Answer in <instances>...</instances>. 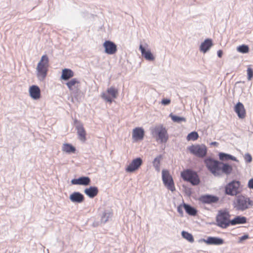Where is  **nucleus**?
<instances>
[{"label": "nucleus", "mask_w": 253, "mask_h": 253, "mask_svg": "<svg viewBox=\"0 0 253 253\" xmlns=\"http://www.w3.org/2000/svg\"><path fill=\"white\" fill-rule=\"evenodd\" d=\"M221 162L211 157H208L204 160V163L208 169L214 176L221 175L220 165Z\"/></svg>", "instance_id": "obj_2"}, {"label": "nucleus", "mask_w": 253, "mask_h": 253, "mask_svg": "<svg viewBox=\"0 0 253 253\" xmlns=\"http://www.w3.org/2000/svg\"><path fill=\"white\" fill-rule=\"evenodd\" d=\"M76 125V129L77 130L78 138L82 142H84L86 140V131L84 128V125L82 123L75 120L74 121Z\"/></svg>", "instance_id": "obj_11"}, {"label": "nucleus", "mask_w": 253, "mask_h": 253, "mask_svg": "<svg viewBox=\"0 0 253 253\" xmlns=\"http://www.w3.org/2000/svg\"><path fill=\"white\" fill-rule=\"evenodd\" d=\"M230 215L228 211H220L216 216V222L217 226L225 229L231 225L230 221Z\"/></svg>", "instance_id": "obj_5"}, {"label": "nucleus", "mask_w": 253, "mask_h": 253, "mask_svg": "<svg viewBox=\"0 0 253 253\" xmlns=\"http://www.w3.org/2000/svg\"><path fill=\"white\" fill-rule=\"evenodd\" d=\"M100 224H101L100 223V221H95L94 222H93L92 225L93 227H97L98 226H99L100 225Z\"/></svg>", "instance_id": "obj_45"}, {"label": "nucleus", "mask_w": 253, "mask_h": 253, "mask_svg": "<svg viewBox=\"0 0 253 253\" xmlns=\"http://www.w3.org/2000/svg\"><path fill=\"white\" fill-rule=\"evenodd\" d=\"M144 135L145 131L142 127H136L132 130V137L134 141L142 140Z\"/></svg>", "instance_id": "obj_15"}, {"label": "nucleus", "mask_w": 253, "mask_h": 253, "mask_svg": "<svg viewBox=\"0 0 253 253\" xmlns=\"http://www.w3.org/2000/svg\"><path fill=\"white\" fill-rule=\"evenodd\" d=\"M247 79L249 81L252 80L253 78V70L251 68H248L247 70Z\"/></svg>", "instance_id": "obj_38"}, {"label": "nucleus", "mask_w": 253, "mask_h": 253, "mask_svg": "<svg viewBox=\"0 0 253 253\" xmlns=\"http://www.w3.org/2000/svg\"><path fill=\"white\" fill-rule=\"evenodd\" d=\"M202 241L209 245H221L224 244V240L218 237L209 236L207 239H203Z\"/></svg>", "instance_id": "obj_14"}, {"label": "nucleus", "mask_w": 253, "mask_h": 253, "mask_svg": "<svg viewBox=\"0 0 253 253\" xmlns=\"http://www.w3.org/2000/svg\"><path fill=\"white\" fill-rule=\"evenodd\" d=\"M248 187L253 189V178H251L248 182Z\"/></svg>", "instance_id": "obj_44"}, {"label": "nucleus", "mask_w": 253, "mask_h": 253, "mask_svg": "<svg viewBox=\"0 0 253 253\" xmlns=\"http://www.w3.org/2000/svg\"><path fill=\"white\" fill-rule=\"evenodd\" d=\"M241 183L239 181L233 180L225 186V193L229 196H236L240 193L239 187Z\"/></svg>", "instance_id": "obj_7"}, {"label": "nucleus", "mask_w": 253, "mask_h": 253, "mask_svg": "<svg viewBox=\"0 0 253 253\" xmlns=\"http://www.w3.org/2000/svg\"><path fill=\"white\" fill-rule=\"evenodd\" d=\"M217 54L218 57L221 58L223 55V52L221 50H218L217 52Z\"/></svg>", "instance_id": "obj_46"}, {"label": "nucleus", "mask_w": 253, "mask_h": 253, "mask_svg": "<svg viewBox=\"0 0 253 253\" xmlns=\"http://www.w3.org/2000/svg\"><path fill=\"white\" fill-rule=\"evenodd\" d=\"M30 95L33 99L37 100L41 97V90L36 85H32L29 88Z\"/></svg>", "instance_id": "obj_20"}, {"label": "nucleus", "mask_w": 253, "mask_h": 253, "mask_svg": "<svg viewBox=\"0 0 253 253\" xmlns=\"http://www.w3.org/2000/svg\"><path fill=\"white\" fill-rule=\"evenodd\" d=\"M80 83V81L78 79L76 78H73L67 82L66 83V85L67 86L70 90L73 91L74 87V88H78Z\"/></svg>", "instance_id": "obj_28"}, {"label": "nucleus", "mask_w": 253, "mask_h": 253, "mask_svg": "<svg viewBox=\"0 0 253 253\" xmlns=\"http://www.w3.org/2000/svg\"><path fill=\"white\" fill-rule=\"evenodd\" d=\"M101 97L104 99L106 101L110 103H112V102H113V99L112 98L110 97L109 96H108V95H107L104 92H103L102 94H101Z\"/></svg>", "instance_id": "obj_37"}, {"label": "nucleus", "mask_w": 253, "mask_h": 253, "mask_svg": "<svg viewBox=\"0 0 253 253\" xmlns=\"http://www.w3.org/2000/svg\"><path fill=\"white\" fill-rule=\"evenodd\" d=\"M181 236L184 239L187 240L190 243H193L194 242V239L192 234L187 231H182L181 232Z\"/></svg>", "instance_id": "obj_31"}, {"label": "nucleus", "mask_w": 253, "mask_h": 253, "mask_svg": "<svg viewBox=\"0 0 253 253\" xmlns=\"http://www.w3.org/2000/svg\"><path fill=\"white\" fill-rule=\"evenodd\" d=\"M142 164V159L140 157L136 158L131 161L126 169V170L128 172H133L137 170Z\"/></svg>", "instance_id": "obj_12"}, {"label": "nucleus", "mask_w": 253, "mask_h": 253, "mask_svg": "<svg viewBox=\"0 0 253 253\" xmlns=\"http://www.w3.org/2000/svg\"><path fill=\"white\" fill-rule=\"evenodd\" d=\"M163 159V156L162 155H158L152 162L153 166L155 170L159 172L160 170V163Z\"/></svg>", "instance_id": "obj_29"}, {"label": "nucleus", "mask_w": 253, "mask_h": 253, "mask_svg": "<svg viewBox=\"0 0 253 253\" xmlns=\"http://www.w3.org/2000/svg\"><path fill=\"white\" fill-rule=\"evenodd\" d=\"M244 159L246 163H249L252 161V157L249 153H247L245 155Z\"/></svg>", "instance_id": "obj_39"}, {"label": "nucleus", "mask_w": 253, "mask_h": 253, "mask_svg": "<svg viewBox=\"0 0 253 253\" xmlns=\"http://www.w3.org/2000/svg\"><path fill=\"white\" fill-rule=\"evenodd\" d=\"M219 200V198L217 196L208 194L202 195L199 198V200L201 203L208 205L217 203Z\"/></svg>", "instance_id": "obj_10"}, {"label": "nucleus", "mask_w": 253, "mask_h": 253, "mask_svg": "<svg viewBox=\"0 0 253 253\" xmlns=\"http://www.w3.org/2000/svg\"><path fill=\"white\" fill-rule=\"evenodd\" d=\"M234 111L237 114L238 117L241 119L246 117V110L244 105L240 102H238L234 107Z\"/></svg>", "instance_id": "obj_17"}, {"label": "nucleus", "mask_w": 253, "mask_h": 253, "mask_svg": "<svg viewBox=\"0 0 253 253\" xmlns=\"http://www.w3.org/2000/svg\"><path fill=\"white\" fill-rule=\"evenodd\" d=\"M233 170L232 166L226 163L221 162L220 172L227 175L231 173Z\"/></svg>", "instance_id": "obj_25"}, {"label": "nucleus", "mask_w": 253, "mask_h": 253, "mask_svg": "<svg viewBox=\"0 0 253 253\" xmlns=\"http://www.w3.org/2000/svg\"><path fill=\"white\" fill-rule=\"evenodd\" d=\"M84 193L90 198H93L98 193V189L96 186H91L84 190Z\"/></svg>", "instance_id": "obj_24"}, {"label": "nucleus", "mask_w": 253, "mask_h": 253, "mask_svg": "<svg viewBox=\"0 0 253 253\" xmlns=\"http://www.w3.org/2000/svg\"><path fill=\"white\" fill-rule=\"evenodd\" d=\"M230 224L232 226H235L238 224H243L247 222L246 217L242 215H237L230 221Z\"/></svg>", "instance_id": "obj_22"}, {"label": "nucleus", "mask_w": 253, "mask_h": 253, "mask_svg": "<svg viewBox=\"0 0 253 253\" xmlns=\"http://www.w3.org/2000/svg\"><path fill=\"white\" fill-rule=\"evenodd\" d=\"M249 238V236L248 234H244L243 236L240 237L239 238L238 243H241L243 241L248 239Z\"/></svg>", "instance_id": "obj_41"}, {"label": "nucleus", "mask_w": 253, "mask_h": 253, "mask_svg": "<svg viewBox=\"0 0 253 253\" xmlns=\"http://www.w3.org/2000/svg\"><path fill=\"white\" fill-rule=\"evenodd\" d=\"M161 103L163 105H168L170 103V100L168 98H164L162 100Z\"/></svg>", "instance_id": "obj_42"}, {"label": "nucleus", "mask_w": 253, "mask_h": 253, "mask_svg": "<svg viewBox=\"0 0 253 253\" xmlns=\"http://www.w3.org/2000/svg\"><path fill=\"white\" fill-rule=\"evenodd\" d=\"M153 135L157 134V140H160L161 143H166L169 139L167 130L162 125H160L150 129Z\"/></svg>", "instance_id": "obj_6"}, {"label": "nucleus", "mask_w": 253, "mask_h": 253, "mask_svg": "<svg viewBox=\"0 0 253 253\" xmlns=\"http://www.w3.org/2000/svg\"><path fill=\"white\" fill-rule=\"evenodd\" d=\"M199 138V134L197 132L194 131L189 133L187 136V139L188 141L196 140Z\"/></svg>", "instance_id": "obj_35"}, {"label": "nucleus", "mask_w": 253, "mask_h": 253, "mask_svg": "<svg viewBox=\"0 0 253 253\" xmlns=\"http://www.w3.org/2000/svg\"><path fill=\"white\" fill-rule=\"evenodd\" d=\"M183 206L185 212L189 215L196 216L197 215L198 211L194 207L184 202H183Z\"/></svg>", "instance_id": "obj_26"}, {"label": "nucleus", "mask_w": 253, "mask_h": 253, "mask_svg": "<svg viewBox=\"0 0 253 253\" xmlns=\"http://www.w3.org/2000/svg\"><path fill=\"white\" fill-rule=\"evenodd\" d=\"M212 45V40L211 39H207L202 42L200 47V50L204 53H206Z\"/></svg>", "instance_id": "obj_21"}, {"label": "nucleus", "mask_w": 253, "mask_h": 253, "mask_svg": "<svg viewBox=\"0 0 253 253\" xmlns=\"http://www.w3.org/2000/svg\"><path fill=\"white\" fill-rule=\"evenodd\" d=\"M181 177L185 181L190 182L192 185H198L200 182L197 172L191 169H186L181 172Z\"/></svg>", "instance_id": "obj_4"}, {"label": "nucleus", "mask_w": 253, "mask_h": 253, "mask_svg": "<svg viewBox=\"0 0 253 253\" xmlns=\"http://www.w3.org/2000/svg\"><path fill=\"white\" fill-rule=\"evenodd\" d=\"M162 180L164 184L167 188L172 192L175 190L174 183L172 176L170 175L169 170L163 169L162 170Z\"/></svg>", "instance_id": "obj_9"}, {"label": "nucleus", "mask_w": 253, "mask_h": 253, "mask_svg": "<svg viewBox=\"0 0 253 253\" xmlns=\"http://www.w3.org/2000/svg\"><path fill=\"white\" fill-rule=\"evenodd\" d=\"M189 152L199 158H204L207 154V149L205 145H192L188 147Z\"/></svg>", "instance_id": "obj_8"}, {"label": "nucleus", "mask_w": 253, "mask_h": 253, "mask_svg": "<svg viewBox=\"0 0 253 253\" xmlns=\"http://www.w3.org/2000/svg\"><path fill=\"white\" fill-rule=\"evenodd\" d=\"M105 52L108 54L112 55L117 51V45L111 41H106L103 43Z\"/></svg>", "instance_id": "obj_13"}, {"label": "nucleus", "mask_w": 253, "mask_h": 253, "mask_svg": "<svg viewBox=\"0 0 253 253\" xmlns=\"http://www.w3.org/2000/svg\"><path fill=\"white\" fill-rule=\"evenodd\" d=\"M183 208V204L179 205L177 208V212L179 213L181 217L183 216V211L182 209Z\"/></svg>", "instance_id": "obj_40"}, {"label": "nucleus", "mask_w": 253, "mask_h": 253, "mask_svg": "<svg viewBox=\"0 0 253 253\" xmlns=\"http://www.w3.org/2000/svg\"><path fill=\"white\" fill-rule=\"evenodd\" d=\"M139 50L141 51L142 56L147 60L153 61L155 59V57L150 50H146L145 47L142 44L139 45Z\"/></svg>", "instance_id": "obj_18"}, {"label": "nucleus", "mask_w": 253, "mask_h": 253, "mask_svg": "<svg viewBox=\"0 0 253 253\" xmlns=\"http://www.w3.org/2000/svg\"><path fill=\"white\" fill-rule=\"evenodd\" d=\"M62 151L68 154L75 153L76 152V148L72 144L69 143H64L62 146Z\"/></svg>", "instance_id": "obj_30"}, {"label": "nucleus", "mask_w": 253, "mask_h": 253, "mask_svg": "<svg viewBox=\"0 0 253 253\" xmlns=\"http://www.w3.org/2000/svg\"><path fill=\"white\" fill-rule=\"evenodd\" d=\"M233 206L236 211H243L253 206V201L248 197L239 195L236 197Z\"/></svg>", "instance_id": "obj_1"}, {"label": "nucleus", "mask_w": 253, "mask_h": 253, "mask_svg": "<svg viewBox=\"0 0 253 253\" xmlns=\"http://www.w3.org/2000/svg\"><path fill=\"white\" fill-rule=\"evenodd\" d=\"M169 116L170 117L172 121L174 122L180 123L181 122H185L186 121V118L183 117H179L172 115V114H170Z\"/></svg>", "instance_id": "obj_34"}, {"label": "nucleus", "mask_w": 253, "mask_h": 253, "mask_svg": "<svg viewBox=\"0 0 253 253\" xmlns=\"http://www.w3.org/2000/svg\"><path fill=\"white\" fill-rule=\"evenodd\" d=\"M112 214L110 212L104 211L101 216L100 223L105 224L109 220Z\"/></svg>", "instance_id": "obj_33"}, {"label": "nucleus", "mask_w": 253, "mask_h": 253, "mask_svg": "<svg viewBox=\"0 0 253 253\" xmlns=\"http://www.w3.org/2000/svg\"><path fill=\"white\" fill-rule=\"evenodd\" d=\"M107 93L110 95L113 98H116L118 94V89L114 86H112L107 90Z\"/></svg>", "instance_id": "obj_32"}, {"label": "nucleus", "mask_w": 253, "mask_h": 253, "mask_svg": "<svg viewBox=\"0 0 253 253\" xmlns=\"http://www.w3.org/2000/svg\"><path fill=\"white\" fill-rule=\"evenodd\" d=\"M74 76L73 71L68 68L62 70L61 79L64 81H68Z\"/></svg>", "instance_id": "obj_27"}, {"label": "nucleus", "mask_w": 253, "mask_h": 253, "mask_svg": "<svg viewBox=\"0 0 253 253\" xmlns=\"http://www.w3.org/2000/svg\"><path fill=\"white\" fill-rule=\"evenodd\" d=\"M237 50L240 53H247L249 51V47L246 44H242L237 47Z\"/></svg>", "instance_id": "obj_36"}, {"label": "nucleus", "mask_w": 253, "mask_h": 253, "mask_svg": "<svg viewBox=\"0 0 253 253\" xmlns=\"http://www.w3.org/2000/svg\"><path fill=\"white\" fill-rule=\"evenodd\" d=\"M218 157L220 162H223V161H228L229 160L238 162V159L235 156L224 152H219L218 153Z\"/></svg>", "instance_id": "obj_23"}, {"label": "nucleus", "mask_w": 253, "mask_h": 253, "mask_svg": "<svg viewBox=\"0 0 253 253\" xmlns=\"http://www.w3.org/2000/svg\"><path fill=\"white\" fill-rule=\"evenodd\" d=\"M91 180L88 176H83L78 178H74L71 180L73 185L87 186L90 184Z\"/></svg>", "instance_id": "obj_16"}, {"label": "nucleus", "mask_w": 253, "mask_h": 253, "mask_svg": "<svg viewBox=\"0 0 253 253\" xmlns=\"http://www.w3.org/2000/svg\"><path fill=\"white\" fill-rule=\"evenodd\" d=\"M218 144H219V143L216 141L212 142L210 144L211 145L215 146L216 147H217Z\"/></svg>", "instance_id": "obj_47"}, {"label": "nucleus", "mask_w": 253, "mask_h": 253, "mask_svg": "<svg viewBox=\"0 0 253 253\" xmlns=\"http://www.w3.org/2000/svg\"><path fill=\"white\" fill-rule=\"evenodd\" d=\"M70 201L73 203H81L84 200V197L83 194L79 192H74L69 197Z\"/></svg>", "instance_id": "obj_19"}, {"label": "nucleus", "mask_w": 253, "mask_h": 253, "mask_svg": "<svg viewBox=\"0 0 253 253\" xmlns=\"http://www.w3.org/2000/svg\"><path fill=\"white\" fill-rule=\"evenodd\" d=\"M49 59L46 55L42 56L40 61L38 63L37 70V76L40 81H43L46 77L48 71Z\"/></svg>", "instance_id": "obj_3"}, {"label": "nucleus", "mask_w": 253, "mask_h": 253, "mask_svg": "<svg viewBox=\"0 0 253 253\" xmlns=\"http://www.w3.org/2000/svg\"><path fill=\"white\" fill-rule=\"evenodd\" d=\"M184 192L188 196H191L192 194L191 189L188 187H184Z\"/></svg>", "instance_id": "obj_43"}]
</instances>
